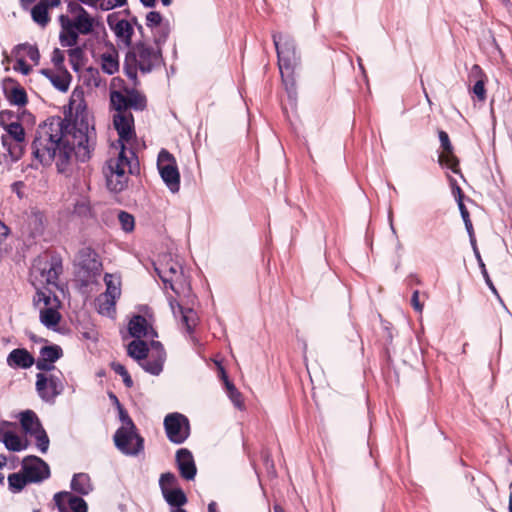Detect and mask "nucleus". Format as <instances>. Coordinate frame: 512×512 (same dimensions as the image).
<instances>
[{
	"label": "nucleus",
	"mask_w": 512,
	"mask_h": 512,
	"mask_svg": "<svg viewBox=\"0 0 512 512\" xmlns=\"http://www.w3.org/2000/svg\"><path fill=\"white\" fill-rule=\"evenodd\" d=\"M166 502L175 507L174 509H182L181 507L187 503V497L181 488H172L162 493Z\"/></svg>",
	"instance_id": "obj_34"
},
{
	"label": "nucleus",
	"mask_w": 512,
	"mask_h": 512,
	"mask_svg": "<svg viewBox=\"0 0 512 512\" xmlns=\"http://www.w3.org/2000/svg\"><path fill=\"white\" fill-rule=\"evenodd\" d=\"M473 93L477 96L480 101H484L486 99V90L484 81L479 79L473 86Z\"/></svg>",
	"instance_id": "obj_50"
},
{
	"label": "nucleus",
	"mask_w": 512,
	"mask_h": 512,
	"mask_svg": "<svg viewBox=\"0 0 512 512\" xmlns=\"http://www.w3.org/2000/svg\"><path fill=\"white\" fill-rule=\"evenodd\" d=\"M3 117L4 115L1 113L0 124L6 132L1 136V142L7 153L0 157V163L9 165L18 161L23 155L25 131L23 126L17 121L4 124Z\"/></svg>",
	"instance_id": "obj_6"
},
{
	"label": "nucleus",
	"mask_w": 512,
	"mask_h": 512,
	"mask_svg": "<svg viewBox=\"0 0 512 512\" xmlns=\"http://www.w3.org/2000/svg\"><path fill=\"white\" fill-rule=\"evenodd\" d=\"M464 224H465L466 230H467V232H468V234L470 236L471 244H472V246L474 248V251L476 252L477 251L476 241H475L474 236H473V226H472L470 218L464 220Z\"/></svg>",
	"instance_id": "obj_56"
},
{
	"label": "nucleus",
	"mask_w": 512,
	"mask_h": 512,
	"mask_svg": "<svg viewBox=\"0 0 512 512\" xmlns=\"http://www.w3.org/2000/svg\"><path fill=\"white\" fill-rule=\"evenodd\" d=\"M22 472L31 483L41 482L50 476L49 466L37 456H27L23 459Z\"/></svg>",
	"instance_id": "obj_19"
},
{
	"label": "nucleus",
	"mask_w": 512,
	"mask_h": 512,
	"mask_svg": "<svg viewBox=\"0 0 512 512\" xmlns=\"http://www.w3.org/2000/svg\"><path fill=\"white\" fill-rule=\"evenodd\" d=\"M61 31L59 41L63 47H74L77 45L79 35H89L94 31L97 24L96 19L88 12L70 17L61 14L59 16Z\"/></svg>",
	"instance_id": "obj_5"
},
{
	"label": "nucleus",
	"mask_w": 512,
	"mask_h": 512,
	"mask_svg": "<svg viewBox=\"0 0 512 512\" xmlns=\"http://www.w3.org/2000/svg\"><path fill=\"white\" fill-rule=\"evenodd\" d=\"M67 9L71 14V17H75V15H81L82 13L87 12L78 2H69Z\"/></svg>",
	"instance_id": "obj_52"
},
{
	"label": "nucleus",
	"mask_w": 512,
	"mask_h": 512,
	"mask_svg": "<svg viewBox=\"0 0 512 512\" xmlns=\"http://www.w3.org/2000/svg\"><path fill=\"white\" fill-rule=\"evenodd\" d=\"M146 24L152 30L156 44L165 42L169 34V24L163 22L162 16L156 11H151L146 16Z\"/></svg>",
	"instance_id": "obj_24"
},
{
	"label": "nucleus",
	"mask_w": 512,
	"mask_h": 512,
	"mask_svg": "<svg viewBox=\"0 0 512 512\" xmlns=\"http://www.w3.org/2000/svg\"><path fill=\"white\" fill-rule=\"evenodd\" d=\"M128 355L135 359L138 363L144 361L148 357V348L144 341L137 338L129 343L127 348Z\"/></svg>",
	"instance_id": "obj_37"
},
{
	"label": "nucleus",
	"mask_w": 512,
	"mask_h": 512,
	"mask_svg": "<svg viewBox=\"0 0 512 512\" xmlns=\"http://www.w3.org/2000/svg\"><path fill=\"white\" fill-rule=\"evenodd\" d=\"M92 58L107 75H114L119 71V53L111 42L99 43L92 50Z\"/></svg>",
	"instance_id": "obj_13"
},
{
	"label": "nucleus",
	"mask_w": 512,
	"mask_h": 512,
	"mask_svg": "<svg viewBox=\"0 0 512 512\" xmlns=\"http://www.w3.org/2000/svg\"><path fill=\"white\" fill-rule=\"evenodd\" d=\"M104 282L106 284V291L102 294L118 299L121 295V282L119 277L112 274H106Z\"/></svg>",
	"instance_id": "obj_38"
},
{
	"label": "nucleus",
	"mask_w": 512,
	"mask_h": 512,
	"mask_svg": "<svg viewBox=\"0 0 512 512\" xmlns=\"http://www.w3.org/2000/svg\"><path fill=\"white\" fill-rule=\"evenodd\" d=\"M54 501L60 512H87L85 500L71 492H59L54 495Z\"/></svg>",
	"instance_id": "obj_21"
},
{
	"label": "nucleus",
	"mask_w": 512,
	"mask_h": 512,
	"mask_svg": "<svg viewBox=\"0 0 512 512\" xmlns=\"http://www.w3.org/2000/svg\"><path fill=\"white\" fill-rule=\"evenodd\" d=\"M110 103L115 111L143 110L146 107V98L139 91L125 87L111 90Z\"/></svg>",
	"instance_id": "obj_11"
},
{
	"label": "nucleus",
	"mask_w": 512,
	"mask_h": 512,
	"mask_svg": "<svg viewBox=\"0 0 512 512\" xmlns=\"http://www.w3.org/2000/svg\"><path fill=\"white\" fill-rule=\"evenodd\" d=\"M146 7H152L155 4V0H140Z\"/></svg>",
	"instance_id": "obj_61"
},
{
	"label": "nucleus",
	"mask_w": 512,
	"mask_h": 512,
	"mask_svg": "<svg viewBox=\"0 0 512 512\" xmlns=\"http://www.w3.org/2000/svg\"><path fill=\"white\" fill-rule=\"evenodd\" d=\"M19 51L23 52L25 56H27L34 63H38L40 59V54L38 48L34 45L25 43L18 46Z\"/></svg>",
	"instance_id": "obj_43"
},
{
	"label": "nucleus",
	"mask_w": 512,
	"mask_h": 512,
	"mask_svg": "<svg viewBox=\"0 0 512 512\" xmlns=\"http://www.w3.org/2000/svg\"><path fill=\"white\" fill-rule=\"evenodd\" d=\"M111 368L114 370L115 373L119 374L122 377L123 382L127 387H132L133 381H132L128 371L122 364L113 362L111 364Z\"/></svg>",
	"instance_id": "obj_44"
},
{
	"label": "nucleus",
	"mask_w": 512,
	"mask_h": 512,
	"mask_svg": "<svg viewBox=\"0 0 512 512\" xmlns=\"http://www.w3.org/2000/svg\"><path fill=\"white\" fill-rule=\"evenodd\" d=\"M61 0H40L31 10V17L42 28L50 22L48 10L60 5Z\"/></svg>",
	"instance_id": "obj_27"
},
{
	"label": "nucleus",
	"mask_w": 512,
	"mask_h": 512,
	"mask_svg": "<svg viewBox=\"0 0 512 512\" xmlns=\"http://www.w3.org/2000/svg\"><path fill=\"white\" fill-rule=\"evenodd\" d=\"M113 124L118 133V140L110 147V158L107 161V187L114 192L122 191L127 184V173L133 172L136 160L132 150L135 140L134 118L130 111H116Z\"/></svg>",
	"instance_id": "obj_3"
},
{
	"label": "nucleus",
	"mask_w": 512,
	"mask_h": 512,
	"mask_svg": "<svg viewBox=\"0 0 512 512\" xmlns=\"http://www.w3.org/2000/svg\"><path fill=\"white\" fill-rule=\"evenodd\" d=\"M78 260L79 264L87 270H97L100 266L96 252L89 247L80 250Z\"/></svg>",
	"instance_id": "obj_33"
},
{
	"label": "nucleus",
	"mask_w": 512,
	"mask_h": 512,
	"mask_svg": "<svg viewBox=\"0 0 512 512\" xmlns=\"http://www.w3.org/2000/svg\"><path fill=\"white\" fill-rule=\"evenodd\" d=\"M118 220L123 231L131 232L134 230L135 220L131 214L125 211H120L118 213Z\"/></svg>",
	"instance_id": "obj_42"
},
{
	"label": "nucleus",
	"mask_w": 512,
	"mask_h": 512,
	"mask_svg": "<svg viewBox=\"0 0 512 512\" xmlns=\"http://www.w3.org/2000/svg\"><path fill=\"white\" fill-rule=\"evenodd\" d=\"M411 304L417 312L421 313L423 311V304L419 301V291L416 290L413 292Z\"/></svg>",
	"instance_id": "obj_55"
},
{
	"label": "nucleus",
	"mask_w": 512,
	"mask_h": 512,
	"mask_svg": "<svg viewBox=\"0 0 512 512\" xmlns=\"http://www.w3.org/2000/svg\"><path fill=\"white\" fill-rule=\"evenodd\" d=\"M176 462L181 476L186 480H193L196 476V465L192 453L182 448L176 453Z\"/></svg>",
	"instance_id": "obj_25"
},
{
	"label": "nucleus",
	"mask_w": 512,
	"mask_h": 512,
	"mask_svg": "<svg viewBox=\"0 0 512 512\" xmlns=\"http://www.w3.org/2000/svg\"><path fill=\"white\" fill-rule=\"evenodd\" d=\"M164 353L163 350L158 352L156 358H145L139 365L148 373L152 375H159L163 369Z\"/></svg>",
	"instance_id": "obj_36"
},
{
	"label": "nucleus",
	"mask_w": 512,
	"mask_h": 512,
	"mask_svg": "<svg viewBox=\"0 0 512 512\" xmlns=\"http://www.w3.org/2000/svg\"><path fill=\"white\" fill-rule=\"evenodd\" d=\"M127 61H133L143 73H148L160 65L161 52L159 48L140 42L131 48L127 55Z\"/></svg>",
	"instance_id": "obj_10"
},
{
	"label": "nucleus",
	"mask_w": 512,
	"mask_h": 512,
	"mask_svg": "<svg viewBox=\"0 0 512 512\" xmlns=\"http://www.w3.org/2000/svg\"><path fill=\"white\" fill-rule=\"evenodd\" d=\"M71 488L81 495H88L93 490V485L88 474L78 473L72 478Z\"/></svg>",
	"instance_id": "obj_31"
},
{
	"label": "nucleus",
	"mask_w": 512,
	"mask_h": 512,
	"mask_svg": "<svg viewBox=\"0 0 512 512\" xmlns=\"http://www.w3.org/2000/svg\"><path fill=\"white\" fill-rule=\"evenodd\" d=\"M450 184L452 187V193L456 197V200L462 199L463 200V194L461 191V188L456 184V181L453 179H450Z\"/></svg>",
	"instance_id": "obj_57"
},
{
	"label": "nucleus",
	"mask_w": 512,
	"mask_h": 512,
	"mask_svg": "<svg viewBox=\"0 0 512 512\" xmlns=\"http://www.w3.org/2000/svg\"><path fill=\"white\" fill-rule=\"evenodd\" d=\"M14 68L24 75H28L31 71V67L23 59L17 60Z\"/></svg>",
	"instance_id": "obj_54"
},
{
	"label": "nucleus",
	"mask_w": 512,
	"mask_h": 512,
	"mask_svg": "<svg viewBox=\"0 0 512 512\" xmlns=\"http://www.w3.org/2000/svg\"><path fill=\"white\" fill-rule=\"evenodd\" d=\"M107 24L115 34L119 46L131 48L134 26L137 25L136 19L125 20L117 19V15L112 13L107 16Z\"/></svg>",
	"instance_id": "obj_18"
},
{
	"label": "nucleus",
	"mask_w": 512,
	"mask_h": 512,
	"mask_svg": "<svg viewBox=\"0 0 512 512\" xmlns=\"http://www.w3.org/2000/svg\"><path fill=\"white\" fill-rule=\"evenodd\" d=\"M458 207H459V210H460V213H461L463 221L466 220V219H469L470 218L469 217V212L466 209L462 199H458Z\"/></svg>",
	"instance_id": "obj_58"
},
{
	"label": "nucleus",
	"mask_w": 512,
	"mask_h": 512,
	"mask_svg": "<svg viewBox=\"0 0 512 512\" xmlns=\"http://www.w3.org/2000/svg\"><path fill=\"white\" fill-rule=\"evenodd\" d=\"M8 234V228L0 221V244L6 238Z\"/></svg>",
	"instance_id": "obj_59"
},
{
	"label": "nucleus",
	"mask_w": 512,
	"mask_h": 512,
	"mask_svg": "<svg viewBox=\"0 0 512 512\" xmlns=\"http://www.w3.org/2000/svg\"><path fill=\"white\" fill-rule=\"evenodd\" d=\"M208 512H219L217 510L216 502L212 501V502L209 503V505H208Z\"/></svg>",
	"instance_id": "obj_60"
},
{
	"label": "nucleus",
	"mask_w": 512,
	"mask_h": 512,
	"mask_svg": "<svg viewBox=\"0 0 512 512\" xmlns=\"http://www.w3.org/2000/svg\"><path fill=\"white\" fill-rule=\"evenodd\" d=\"M164 427L167 437L173 443L181 444L189 436V421L180 413L168 414L164 419Z\"/></svg>",
	"instance_id": "obj_17"
},
{
	"label": "nucleus",
	"mask_w": 512,
	"mask_h": 512,
	"mask_svg": "<svg viewBox=\"0 0 512 512\" xmlns=\"http://www.w3.org/2000/svg\"><path fill=\"white\" fill-rule=\"evenodd\" d=\"M129 333L134 338H147L153 340L157 337L156 331L148 324L147 320L141 316H134L128 325Z\"/></svg>",
	"instance_id": "obj_26"
},
{
	"label": "nucleus",
	"mask_w": 512,
	"mask_h": 512,
	"mask_svg": "<svg viewBox=\"0 0 512 512\" xmlns=\"http://www.w3.org/2000/svg\"><path fill=\"white\" fill-rule=\"evenodd\" d=\"M116 448L125 455L135 456L143 450V438L134 428H118L113 437Z\"/></svg>",
	"instance_id": "obj_16"
},
{
	"label": "nucleus",
	"mask_w": 512,
	"mask_h": 512,
	"mask_svg": "<svg viewBox=\"0 0 512 512\" xmlns=\"http://www.w3.org/2000/svg\"><path fill=\"white\" fill-rule=\"evenodd\" d=\"M117 299L107 295L100 294L96 300L95 305L99 314L107 317H113L115 314V305Z\"/></svg>",
	"instance_id": "obj_32"
},
{
	"label": "nucleus",
	"mask_w": 512,
	"mask_h": 512,
	"mask_svg": "<svg viewBox=\"0 0 512 512\" xmlns=\"http://www.w3.org/2000/svg\"><path fill=\"white\" fill-rule=\"evenodd\" d=\"M41 73L51 82V84L59 91L66 92L69 89L72 76L66 69L52 71L43 69Z\"/></svg>",
	"instance_id": "obj_29"
},
{
	"label": "nucleus",
	"mask_w": 512,
	"mask_h": 512,
	"mask_svg": "<svg viewBox=\"0 0 512 512\" xmlns=\"http://www.w3.org/2000/svg\"><path fill=\"white\" fill-rule=\"evenodd\" d=\"M47 219L42 211L36 207L30 208L26 212L23 232L29 234L31 237H37L43 234L46 227Z\"/></svg>",
	"instance_id": "obj_22"
},
{
	"label": "nucleus",
	"mask_w": 512,
	"mask_h": 512,
	"mask_svg": "<svg viewBox=\"0 0 512 512\" xmlns=\"http://www.w3.org/2000/svg\"><path fill=\"white\" fill-rule=\"evenodd\" d=\"M34 302L39 309L40 322L48 329L55 330L61 315L58 311L59 300L52 295L51 290H39L34 297Z\"/></svg>",
	"instance_id": "obj_9"
},
{
	"label": "nucleus",
	"mask_w": 512,
	"mask_h": 512,
	"mask_svg": "<svg viewBox=\"0 0 512 512\" xmlns=\"http://www.w3.org/2000/svg\"><path fill=\"white\" fill-rule=\"evenodd\" d=\"M476 257L479 260V263H480V266H481V269H482V274H483V277L485 278V281H486L487 285L489 286V288L492 290L493 293L497 294L496 288L493 285V283H492V281H491V279H490V277H489V275L487 273L485 265L482 262L481 256H480L478 251H476Z\"/></svg>",
	"instance_id": "obj_51"
},
{
	"label": "nucleus",
	"mask_w": 512,
	"mask_h": 512,
	"mask_svg": "<svg viewBox=\"0 0 512 512\" xmlns=\"http://www.w3.org/2000/svg\"><path fill=\"white\" fill-rule=\"evenodd\" d=\"M36 390L39 397L48 403H54L55 398L64 390V384L61 378V372L55 373H37Z\"/></svg>",
	"instance_id": "obj_14"
},
{
	"label": "nucleus",
	"mask_w": 512,
	"mask_h": 512,
	"mask_svg": "<svg viewBox=\"0 0 512 512\" xmlns=\"http://www.w3.org/2000/svg\"><path fill=\"white\" fill-rule=\"evenodd\" d=\"M69 111L75 112L73 121L61 117L47 119L38 127L32 144L34 157L43 165L55 162L60 173L69 170L73 157L81 162L88 160L96 142L82 91L72 92Z\"/></svg>",
	"instance_id": "obj_2"
},
{
	"label": "nucleus",
	"mask_w": 512,
	"mask_h": 512,
	"mask_svg": "<svg viewBox=\"0 0 512 512\" xmlns=\"http://www.w3.org/2000/svg\"><path fill=\"white\" fill-rule=\"evenodd\" d=\"M438 135L442 148L438 157L439 164L450 169L453 173H460L459 160L454 154V148L450 142L448 134L441 130Z\"/></svg>",
	"instance_id": "obj_20"
},
{
	"label": "nucleus",
	"mask_w": 512,
	"mask_h": 512,
	"mask_svg": "<svg viewBox=\"0 0 512 512\" xmlns=\"http://www.w3.org/2000/svg\"><path fill=\"white\" fill-rule=\"evenodd\" d=\"M472 72L475 73V74H481L482 73V71H481V69H480V67L478 65H474L472 67Z\"/></svg>",
	"instance_id": "obj_63"
},
{
	"label": "nucleus",
	"mask_w": 512,
	"mask_h": 512,
	"mask_svg": "<svg viewBox=\"0 0 512 512\" xmlns=\"http://www.w3.org/2000/svg\"><path fill=\"white\" fill-rule=\"evenodd\" d=\"M64 60L65 56L63 51H61L59 48H55L52 52L51 61L54 64V66L57 68V70L64 69Z\"/></svg>",
	"instance_id": "obj_48"
},
{
	"label": "nucleus",
	"mask_w": 512,
	"mask_h": 512,
	"mask_svg": "<svg viewBox=\"0 0 512 512\" xmlns=\"http://www.w3.org/2000/svg\"><path fill=\"white\" fill-rule=\"evenodd\" d=\"M9 487L15 491H21L27 483H30L24 472L13 473L8 476Z\"/></svg>",
	"instance_id": "obj_40"
},
{
	"label": "nucleus",
	"mask_w": 512,
	"mask_h": 512,
	"mask_svg": "<svg viewBox=\"0 0 512 512\" xmlns=\"http://www.w3.org/2000/svg\"><path fill=\"white\" fill-rule=\"evenodd\" d=\"M127 3V0H101L98 9L102 11H110L117 7H122Z\"/></svg>",
	"instance_id": "obj_46"
},
{
	"label": "nucleus",
	"mask_w": 512,
	"mask_h": 512,
	"mask_svg": "<svg viewBox=\"0 0 512 512\" xmlns=\"http://www.w3.org/2000/svg\"><path fill=\"white\" fill-rule=\"evenodd\" d=\"M35 363L34 357L23 348L12 350L7 357V364L12 368H30Z\"/></svg>",
	"instance_id": "obj_30"
},
{
	"label": "nucleus",
	"mask_w": 512,
	"mask_h": 512,
	"mask_svg": "<svg viewBox=\"0 0 512 512\" xmlns=\"http://www.w3.org/2000/svg\"><path fill=\"white\" fill-rule=\"evenodd\" d=\"M62 273V262L56 257L45 256L35 260L31 269V281L37 289L41 290L40 286L48 285L58 287V279Z\"/></svg>",
	"instance_id": "obj_8"
},
{
	"label": "nucleus",
	"mask_w": 512,
	"mask_h": 512,
	"mask_svg": "<svg viewBox=\"0 0 512 512\" xmlns=\"http://www.w3.org/2000/svg\"><path fill=\"white\" fill-rule=\"evenodd\" d=\"M157 168L163 182L172 193L180 189V173L175 157L165 149H162L157 158Z\"/></svg>",
	"instance_id": "obj_12"
},
{
	"label": "nucleus",
	"mask_w": 512,
	"mask_h": 512,
	"mask_svg": "<svg viewBox=\"0 0 512 512\" xmlns=\"http://www.w3.org/2000/svg\"><path fill=\"white\" fill-rule=\"evenodd\" d=\"M170 308L174 316L180 315L182 323L186 326V330L190 333L198 323V317L193 309H184L175 299H169Z\"/></svg>",
	"instance_id": "obj_28"
},
{
	"label": "nucleus",
	"mask_w": 512,
	"mask_h": 512,
	"mask_svg": "<svg viewBox=\"0 0 512 512\" xmlns=\"http://www.w3.org/2000/svg\"><path fill=\"white\" fill-rule=\"evenodd\" d=\"M155 270L165 286H169L177 296L184 298L190 296L189 280L184 275L183 268L178 262L170 259L165 263H160L159 266L155 267Z\"/></svg>",
	"instance_id": "obj_7"
},
{
	"label": "nucleus",
	"mask_w": 512,
	"mask_h": 512,
	"mask_svg": "<svg viewBox=\"0 0 512 512\" xmlns=\"http://www.w3.org/2000/svg\"><path fill=\"white\" fill-rule=\"evenodd\" d=\"M62 355V350L59 346H45L40 350V357L44 360L54 364Z\"/></svg>",
	"instance_id": "obj_41"
},
{
	"label": "nucleus",
	"mask_w": 512,
	"mask_h": 512,
	"mask_svg": "<svg viewBox=\"0 0 512 512\" xmlns=\"http://www.w3.org/2000/svg\"><path fill=\"white\" fill-rule=\"evenodd\" d=\"M176 483V476L172 473H164L161 475L159 480V485L161 488V492L164 490L167 491L169 489L175 488L174 485Z\"/></svg>",
	"instance_id": "obj_45"
},
{
	"label": "nucleus",
	"mask_w": 512,
	"mask_h": 512,
	"mask_svg": "<svg viewBox=\"0 0 512 512\" xmlns=\"http://www.w3.org/2000/svg\"><path fill=\"white\" fill-rule=\"evenodd\" d=\"M274 512H285L280 505H274Z\"/></svg>",
	"instance_id": "obj_64"
},
{
	"label": "nucleus",
	"mask_w": 512,
	"mask_h": 512,
	"mask_svg": "<svg viewBox=\"0 0 512 512\" xmlns=\"http://www.w3.org/2000/svg\"><path fill=\"white\" fill-rule=\"evenodd\" d=\"M35 364L38 370L43 371L42 373H53L52 371L55 370L53 363L48 362L41 357L38 358Z\"/></svg>",
	"instance_id": "obj_49"
},
{
	"label": "nucleus",
	"mask_w": 512,
	"mask_h": 512,
	"mask_svg": "<svg viewBox=\"0 0 512 512\" xmlns=\"http://www.w3.org/2000/svg\"><path fill=\"white\" fill-rule=\"evenodd\" d=\"M220 373H221V378L224 381L229 399L232 401V403L234 404L235 407H237L238 409H242L244 404H243L241 393L234 386V384L229 381L227 374L222 367L220 368Z\"/></svg>",
	"instance_id": "obj_35"
},
{
	"label": "nucleus",
	"mask_w": 512,
	"mask_h": 512,
	"mask_svg": "<svg viewBox=\"0 0 512 512\" xmlns=\"http://www.w3.org/2000/svg\"><path fill=\"white\" fill-rule=\"evenodd\" d=\"M7 98L13 105L23 106L27 102V95L25 90L20 86H15L9 91Z\"/></svg>",
	"instance_id": "obj_39"
},
{
	"label": "nucleus",
	"mask_w": 512,
	"mask_h": 512,
	"mask_svg": "<svg viewBox=\"0 0 512 512\" xmlns=\"http://www.w3.org/2000/svg\"><path fill=\"white\" fill-rule=\"evenodd\" d=\"M273 42L278 55L281 77L289 96H291L294 88L293 70L298 64L294 40L287 34L275 33Z\"/></svg>",
	"instance_id": "obj_4"
},
{
	"label": "nucleus",
	"mask_w": 512,
	"mask_h": 512,
	"mask_svg": "<svg viewBox=\"0 0 512 512\" xmlns=\"http://www.w3.org/2000/svg\"><path fill=\"white\" fill-rule=\"evenodd\" d=\"M7 463V458L4 455H0V469L4 467Z\"/></svg>",
	"instance_id": "obj_62"
},
{
	"label": "nucleus",
	"mask_w": 512,
	"mask_h": 512,
	"mask_svg": "<svg viewBox=\"0 0 512 512\" xmlns=\"http://www.w3.org/2000/svg\"><path fill=\"white\" fill-rule=\"evenodd\" d=\"M69 111L75 112L73 121L61 117L47 119L38 127L32 144L34 157L43 165L55 162L60 173L69 170L73 157L81 162L88 160L96 142L82 91L72 92Z\"/></svg>",
	"instance_id": "obj_1"
},
{
	"label": "nucleus",
	"mask_w": 512,
	"mask_h": 512,
	"mask_svg": "<svg viewBox=\"0 0 512 512\" xmlns=\"http://www.w3.org/2000/svg\"><path fill=\"white\" fill-rule=\"evenodd\" d=\"M68 55L70 57V61L74 67V69H77V63H75L76 60L80 59L83 55V52L81 48L75 47L68 51Z\"/></svg>",
	"instance_id": "obj_53"
},
{
	"label": "nucleus",
	"mask_w": 512,
	"mask_h": 512,
	"mask_svg": "<svg viewBox=\"0 0 512 512\" xmlns=\"http://www.w3.org/2000/svg\"><path fill=\"white\" fill-rule=\"evenodd\" d=\"M0 442L5 447L14 452H19L27 449L29 443L27 439L21 438L11 429V424L8 422H0Z\"/></svg>",
	"instance_id": "obj_23"
},
{
	"label": "nucleus",
	"mask_w": 512,
	"mask_h": 512,
	"mask_svg": "<svg viewBox=\"0 0 512 512\" xmlns=\"http://www.w3.org/2000/svg\"><path fill=\"white\" fill-rule=\"evenodd\" d=\"M118 412H119V419L121 421V426L119 428H134L135 427L132 419L130 418V416L128 415L126 410L121 405H119Z\"/></svg>",
	"instance_id": "obj_47"
},
{
	"label": "nucleus",
	"mask_w": 512,
	"mask_h": 512,
	"mask_svg": "<svg viewBox=\"0 0 512 512\" xmlns=\"http://www.w3.org/2000/svg\"><path fill=\"white\" fill-rule=\"evenodd\" d=\"M20 423L25 433L35 438L39 451L46 453L50 441L37 415L31 410H26L20 414Z\"/></svg>",
	"instance_id": "obj_15"
}]
</instances>
